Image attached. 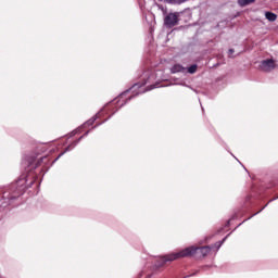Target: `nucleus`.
<instances>
[{
	"mask_svg": "<svg viewBox=\"0 0 278 278\" xmlns=\"http://www.w3.org/2000/svg\"><path fill=\"white\" fill-rule=\"evenodd\" d=\"M188 0H167V3H172V5H181V3H186Z\"/></svg>",
	"mask_w": 278,
	"mask_h": 278,
	"instance_id": "nucleus-8",
	"label": "nucleus"
},
{
	"mask_svg": "<svg viewBox=\"0 0 278 278\" xmlns=\"http://www.w3.org/2000/svg\"><path fill=\"white\" fill-rule=\"evenodd\" d=\"M224 242H225V239L223 241H219V242L215 243L216 249L219 250L220 247H223Z\"/></svg>",
	"mask_w": 278,
	"mask_h": 278,
	"instance_id": "nucleus-10",
	"label": "nucleus"
},
{
	"mask_svg": "<svg viewBox=\"0 0 278 278\" xmlns=\"http://www.w3.org/2000/svg\"><path fill=\"white\" fill-rule=\"evenodd\" d=\"M277 64L275 63V61L273 59H267V60H263L260 65L258 68L260 71H263L264 73H270V71H275Z\"/></svg>",
	"mask_w": 278,
	"mask_h": 278,
	"instance_id": "nucleus-3",
	"label": "nucleus"
},
{
	"mask_svg": "<svg viewBox=\"0 0 278 278\" xmlns=\"http://www.w3.org/2000/svg\"><path fill=\"white\" fill-rule=\"evenodd\" d=\"M210 251H212V248L210 247H202V248L197 247V253H201L203 257H205V255H207Z\"/></svg>",
	"mask_w": 278,
	"mask_h": 278,
	"instance_id": "nucleus-4",
	"label": "nucleus"
},
{
	"mask_svg": "<svg viewBox=\"0 0 278 278\" xmlns=\"http://www.w3.org/2000/svg\"><path fill=\"white\" fill-rule=\"evenodd\" d=\"M94 119H96V118L89 119V121L87 122V125H92V123H94Z\"/></svg>",
	"mask_w": 278,
	"mask_h": 278,
	"instance_id": "nucleus-11",
	"label": "nucleus"
},
{
	"mask_svg": "<svg viewBox=\"0 0 278 278\" xmlns=\"http://www.w3.org/2000/svg\"><path fill=\"white\" fill-rule=\"evenodd\" d=\"M198 249L199 248H197L195 245L185 248L184 250H180L179 252H175V253L167 254V255L163 256L161 258V262H163V264H164L165 262H175V260L190 257L191 255H194V253H197Z\"/></svg>",
	"mask_w": 278,
	"mask_h": 278,
	"instance_id": "nucleus-1",
	"label": "nucleus"
},
{
	"mask_svg": "<svg viewBox=\"0 0 278 278\" xmlns=\"http://www.w3.org/2000/svg\"><path fill=\"white\" fill-rule=\"evenodd\" d=\"M136 88H140V85H134L131 89L136 90Z\"/></svg>",
	"mask_w": 278,
	"mask_h": 278,
	"instance_id": "nucleus-12",
	"label": "nucleus"
},
{
	"mask_svg": "<svg viewBox=\"0 0 278 278\" xmlns=\"http://www.w3.org/2000/svg\"><path fill=\"white\" fill-rule=\"evenodd\" d=\"M187 71L190 75H194V73H197V65L189 66Z\"/></svg>",
	"mask_w": 278,
	"mask_h": 278,
	"instance_id": "nucleus-9",
	"label": "nucleus"
},
{
	"mask_svg": "<svg viewBox=\"0 0 278 278\" xmlns=\"http://www.w3.org/2000/svg\"><path fill=\"white\" fill-rule=\"evenodd\" d=\"M172 73H186V67L179 65V64H175L172 68H170Z\"/></svg>",
	"mask_w": 278,
	"mask_h": 278,
	"instance_id": "nucleus-5",
	"label": "nucleus"
},
{
	"mask_svg": "<svg viewBox=\"0 0 278 278\" xmlns=\"http://www.w3.org/2000/svg\"><path fill=\"white\" fill-rule=\"evenodd\" d=\"M179 12L168 13L164 18V24L166 27H175V25H179Z\"/></svg>",
	"mask_w": 278,
	"mask_h": 278,
	"instance_id": "nucleus-2",
	"label": "nucleus"
},
{
	"mask_svg": "<svg viewBox=\"0 0 278 278\" xmlns=\"http://www.w3.org/2000/svg\"><path fill=\"white\" fill-rule=\"evenodd\" d=\"M265 17L267 18V21H270L271 23L277 21V14L273 12H266Z\"/></svg>",
	"mask_w": 278,
	"mask_h": 278,
	"instance_id": "nucleus-7",
	"label": "nucleus"
},
{
	"mask_svg": "<svg viewBox=\"0 0 278 278\" xmlns=\"http://www.w3.org/2000/svg\"><path fill=\"white\" fill-rule=\"evenodd\" d=\"M229 53H230V55L233 54V49H230V50H229Z\"/></svg>",
	"mask_w": 278,
	"mask_h": 278,
	"instance_id": "nucleus-13",
	"label": "nucleus"
},
{
	"mask_svg": "<svg viewBox=\"0 0 278 278\" xmlns=\"http://www.w3.org/2000/svg\"><path fill=\"white\" fill-rule=\"evenodd\" d=\"M251 3H255V0H238V5L241 8H245V5H251Z\"/></svg>",
	"mask_w": 278,
	"mask_h": 278,
	"instance_id": "nucleus-6",
	"label": "nucleus"
},
{
	"mask_svg": "<svg viewBox=\"0 0 278 278\" xmlns=\"http://www.w3.org/2000/svg\"><path fill=\"white\" fill-rule=\"evenodd\" d=\"M153 88H155V86H152L151 88H149L148 90H153Z\"/></svg>",
	"mask_w": 278,
	"mask_h": 278,
	"instance_id": "nucleus-14",
	"label": "nucleus"
}]
</instances>
